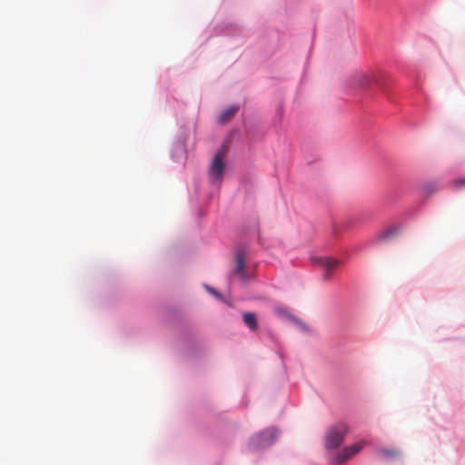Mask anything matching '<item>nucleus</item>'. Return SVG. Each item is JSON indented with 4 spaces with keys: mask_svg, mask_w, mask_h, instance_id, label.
<instances>
[{
    "mask_svg": "<svg viewBox=\"0 0 465 465\" xmlns=\"http://www.w3.org/2000/svg\"><path fill=\"white\" fill-rule=\"evenodd\" d=\"M239 111V105L232 104L226 108L223 112L219 115L218 121L220 124H224L228 123L234 114Z\"/></svg>",
    "mask_w": 465,
    "mask_h": 465,
    "instance_id": "nucleus-7",
    "label": "nucleus"
},
{
    "mask_svg": "<svg viewBox=\"0 0 465 465\" xmlns=\"http://www.w3.org/2000/svg\"><path fill=\"white\" fill-rule=\"evenodd\" d=\"M380 454L384 460H392L400 455V452L394 449H381Z\"/></svg>",
    "mask_w": 465,
    "mask_h": 465,
    "instance_id": "nucleus-9",
    "label": "nucleus"
},
{
    "mask_svg": "<svg viewBox=\"0 0 465 465\" xmlns=\"http://www.w3.org/2000/svg\"><path fill=\"white\" fill-rule=\"evenodd\" d=\"M456 184L459 185V186H463L465 185V177H462V178H460L458 180H456Z\"/></svg>",
    "mask_w": 465,
    "mask_h": 465,
    "instance_id": "nucleus-12",
    "label": "nucleus"
},
{
    "mask_svg": "<svg viewBox=\"0 0 465 465\" xmlns=\"http://www.w3.org/2000/svg\"><path fill=\"white\" fill-rule=\"evenodd\" d=\"M358 76H359L360 85L361 86L366 85L369 83V81H370L369 76H367L365 74H361Z\"/></svg>",
    "mask_w": 465,
    "mask_h": 465,
    "instance_id": "nucleus-11",
    "label": "nucleus"
},
{
    "mask_svg": "<svg viewBox=\"0 0 465 465\" xmlns=\"http://www.w3.org/2000/svg\"><path fill=\"white\" fill-rule=\"evenodd\" d=\"M278 437L279 431L275 428H268L251 439L250 449L257 450L269 447L276 441Z\"/></svg>",
    "mask_w": 465,
    "mask_h": 465,
    "instance_id": "nucleus-3",
    "label": "nucleus"
},
{
    "mask_svg": "<svg viewBox=\"0 0 465 465\" xmlns=\"http://www.w3.org/2000/svg\"><path fill=\"white\" fill-rule=\"evenodd\" d=\"M348 427L344 423H337L328 428L325 435V448L337 449L344 440Z\"/></svg>",
    "mask_w": 465,
    "mask_h": 465,
    "instance_id": "nucleus-1",
    "label": "nucleus"
},
{
    "mask_svg": "<svg viewBox=\"0 0 465 465\" xmlns=\"http://www.w3.org/2000/svg\"><path fill=\"white\" fill-rule=\"evenodd\" d=\"M365 445V441L361 440L360 442L354 443L349 447L344 448L341 452H339L336 456V460L339 463H343L346 460L352 458L358 452L361 450L363 446Z\"/></svg>",
    "mask_w": 465,
    "mask_h": 465,
    "instance_id": "nucleus-5",
    "label": "nucleus"
},
{
    "mask_svg": "<svg viewBox=\"0 0 465 465\" xmlns=\"http://www.w3.org/2000/svg\"><path fill=\"white\" fill-rule=\"evenodd\" d=\"M316 262L325 270L324 278L329 279L331 272L336 269L340 262L338 260L330 257H320L316 259Z\"/></svg>",
    "mask_w": 465,
    "mask_h": 465,
    "instance_id": "nucleus-6",
    "label": "nucleus"
},
{
    "mask_svg": "<svg viewBox=\"0 0 465 465\" xmlns=\"http://www.w3.org/2000/svg\"><path fill=\"white\" fill-rule=\"evenodd\" d=\"M244 324L251 330L256 331L258 328L256 315L252 312H245L242 315Z\"/></svg>",
    "mask_w": 465,
    "mask_h": 465,
    "instance_id": "nucleus-8",
    "label": "nucleus"
},
{
    "mask_svg": "<svg viewBox=\"0 0 465 465\" xmlns=\"http://www.w3.org/2000/svg\"><path fill=\"white\" fill-rule=\"evenodd\" d=\"M207 290H208L211 293H213V295H215V296H217V297H220V294L218 293V292H217L215 289H213V288H212V287H207Z\"/></svg>",
    "mask_w": 465,
    "mask_h": 465,
    "instance_id": "nucleus-13",
    "label": "nucleus"
},
{
    "mask_svg": "<svg viewBox=\"0 0 465 465\" xmlns=\"http://www.w3.org/2000/svg\"><path fill=\"white\" fill-rule=\"evenodd\" d=\"M226 153H227V147L224 145L222 146L218 150V152L215 153V155L211 163V165L209 168V176H210V180L213 183H214L216 182H220L223 175V173L225 170V164H224L223 161L226 156Z\"/></svg>",
    "mask_w": 465,
    "mask_h": 465,
    "instance_id": "nucleus-2",
    "label": "nucleus"
},
{
    "mask_svg": "<svg viewBox=\"0 0 465 465\" xmlns=\"http://www.w3.org/2000/svg\"><path fill=\"white\" fill-rule=\"evenodd\" d=\"M246 257L247 253L245 251L237 250L235 252V266L232 272V274L238 275L242 282H247L252 279V275L245 268Z\"/></svg>",
    "mask_w": 465,
    "mask_h": 465,
    "instance_id": "nucleus-4",
    "label": "nucleus"
},
{
    "mask_svg": "<svg viewBox=\"0 0 465 465\" xmlns=\"http://www.w3.org/2000/svg\"><path fill=\"white\" fill-rule=\"evenodd\" d=\"M397 229L396 228H391L386 232H384L381 235V238L382 240H386V239H389L390 237L395 235L397 233Z\"/></svg>",
    "mask_w": 465,
    "mask_h": 465,
    "instance_id": "nucleus-10",
    "label": "nucleus"
}]
</instances>
